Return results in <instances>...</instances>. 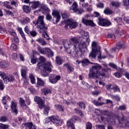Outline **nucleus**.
Masks as SVG:
<instances>
[{
  "label": "nucleus",
  "mask_w": 129,
  "mask_h": 129,
  "mask_svg": "<svg viewBox=\"0 0 129 129\" xmlns=\"http://www.w3.org/2000/svg\"><path fill=\"white\" fill-rule=\"evenodd\" d=\"M109 66L110 67H111V68H113L114 69H116V65L114 64L113 63H109Z\"/></svg>",
  "instance_id": "60"
},
{
  "label": "nucleus",
  "mask_w": 129,
  "mask_h": 129,
  "mask_svg": "<svg viewBox=\"0 0 129 129\" xmlns=\"http://www.w3.org/2000/svg\"><path fill=\"white\" fill-rule=\"evenodd\" d=\"M75 120H79V118L77 116H74L72 119L68 120L67 122V127L68 129H75V126L74 124H73V121Z\"/></svg>",
  "instance_id": "9"
},
{
  "label": "nucleus",
  "mask_w": 129,
  "mask_h": 129,
  "mask_svg": "<svg viewBox=\"0 0 129 129\" xmlns=\"http://www.w3.org/2000/svg\"><path fill=\"white\" fill-rule=\"evenodd\" d=\"M77 3H74L73 4V11L74 13H76V14H78V15H81L83 13H84V10L82 9H81L80 10L77 9Z\"/></svg>",
  "instance_id": "13"
},
{
  "label": "nucleus",
  "mask_w": 129,
  "mask_h": 129,
  "mask_svg": "<svg viewBox=\"0 0 129 129\" xmlns=\"http://www.w3.org/2000/svg\"><path fill=\"white\" fill-rule=\"evenodd\" d=\"M61 17H62V19H67L68 18V17H69V15H68L66 13H63L61 15Z\"/></svg>",
  "instance_id": "61"
},
{
  "label": "nucleus",
  "mask_w": 129,
  "mask_h": 129,
  "mask_svg": "<svg viewBox=\"0 0 129 129\" xmlns=\"http://www.w3.org/2000/svg\"><path fill=\"white\" fill-rule=\"evenodd\" d=\"M31 19L27 17H24L23 20H21V23L23 25H25V24H28V23H30V21Z\"/></svg>",
  "instance_id": "26"
},
{
  "label": "nucleus",
  "mask_w": 129,
  "mask_h": 129,
  "mask_svg": "<svg viewBox=\"0 0 129 129\" xmlns=\"http://www.w3.org/2000/svg\"><path fill=\"white\" fill-rule=\"evenodd\" d=\"M22 80L24 81V85H25V86L29 85V82H28L27 78L22 79Z\"/></svg>",
  "instance_id": "55"
},
{
  "label": "nucleus",
  "mask_w": 129,
  "mask_h": 129,
  "mask_svg": "<svg viewBox=\"0 0 129 129\" xmlns=\"http://www.w3.org/2000/svg\"><path fill=\"white\" fill-rule=\"evenodd\" d=\"M49 110H50V106H47L45 108L44 110H43L45 115H48Z\"/></svg>",
  "instance_id": "42"
},
{
  "label": "nucleus",
  "mask_w": 129,
  "mask_h": 129,
  "mask_svg": "<svg viewBox=\"0 0 129 129\" xmlns=\"http://www.w3.org/2000/svg\"><path fill=\"white\" fill-rule=\"evenodd\" d=\"M44 50L46 51L45 54H47L49 57H53L54 56V53L50 48H47V49H45Z\"/></svg>",
  "instance_id": "25"
},
{
  "label": "nucleus",
  "mask_w": 129,
  "mask_h": 129,
  "mask_svg": "<svg viewBox=\"0 0 129 129\" xmlns=\"http://www.w3.org/2000/svg\"><path fill=\"white\" fill-rule=\"evenodd\" d=\"M79 106L81 107L82 109H85V104L83 102H80L77 103Z\"/></svg>",
  "instance_id": "41"
},
{
  "label": "nucleus",
  "mask_w": 129,
  "mask_h": 129,
  "mask_svg": "<svg viewBox=\"0 0 129 129\" xmlns=\"http://www.w3.org/2000/svg\"><path fill=\"white\" fill-rule=\"evenodd\" d=\"M102 69V72H100V70ZM107 71L105 69H102V67L98 63H94L90 70L89 73V77L90 78H94L97 79L99 78V76L102 77H105V73Z\"/></svg>",
  "instance_id": "2"
},
{
  "label": "nucleus",
  "mask_w": 129,
  "mask_h": 129,
  "mask_svg": "<svg viewBox=\"0 0 129 129\" xmlns=\"http://www.w3.org/2000/svg\"><path fill=\"white\" fill-rule=\"evenodd\" d=\"M19 57L21 61H22V62H24V61H25V57H24V55H23V54H22L21 53H19Z\"/></svg>",
  "instance_id": "54"
},
{
  "label": "nucleus",
  "mask_w": 129,
  "mask_h": 129,
  "mask_svg": "<svg viewBox=\"0 0 129 129\" xmlns=\"http://www.w3.org/2000/svg\"><path fill=\"white\" fill-rule=\"evenodd\" d=\"M11 35L12 36H13L14 37H16L17 36V33H16V32H15V31H14V30L12 31H9Z\"/></svg>",
  "instance_id": "62"
},
{
  "label": "nucleus",
  "mask_w": 129,
  "mask_h": 129,
  "mask_svg": "<svg viewBox=\"0 0 129 129\" xmlns=\"http://www.w3.org/2000/svg\"><path fill=\"white\" fill-rule=\"evenodd\" d=\"M63 66L64 68L67 69L68 73L69 74H70L71 72H73V71H74V67L70 65V64L65 63Z\"/></svg>",
  "instance_id": "19"
},
{
  "label": "nucleus",
  "mask_w": 129,
  "mask_h": 129,
  "mask_svg": "<svg viewBox=\"0 0 129 129\" xmlns=\"http://www.w3.org/2000/svg\"><path fill=\"white\" fill-rule=\"evenodd\" d=\"M96 42H92V52L90 53L89 57L90 59H95L97 56L98 59H104L106 56H101V51L100 49H96L97 46Z\"/></svg>",
  "instance_id": "5"
},
{
  "label": "nucleus",
  "mask_w": 129,
  "mask_h": 129,
  "mask_svg": "<svg viewBox=\"0 0 129 129\" xmlns=\"http://www.w3.org/2000/svg\"><path fill=\"white\" fill-rule=\"evenodd\" d=\"M83 85H85V89H86V90L90 89V90H91L92 89V87H91L88 84H85V85L83 84Z\"/></svg>",
  "instance_id": "47"
},
{
  "label": "nucleus",
  "mask_w": 129,
  "mask_h": 129,
  "mask_svg": "<svg viewBox=\"0 0 129 129\" xmlns=\"http://www.w3.org/2000/svg\"><path fill=\"white\" fill-rule=\"evenodd\" d=\"M50 121H52V123L56 124V125H61L62 122L61 119L58 116H51L46 118L45 122H49Z\"/></svg>",
  "instance_id": "7"
},
{
  "label": "nucleus",
  "mask_w": 129,
  "mask_h": 129,
  "mask_svg": "<svg viewBox=\"0 0 129 129\" xmlns=\"http://www.w3.org/2000/svg\"><path fill=\"white\" fill-rule=\"evenodd\" d=\"M10 49L12 51H16V50H17V45H16V44H15L14 43L12 44V45L10 47Z\"/></svg>",
  "instance_id": "48"
},
{
  "label": "nucleus",
  "mask_w": 129,
  "mask_h": 129,
  "mask_svg": "<svg viewBox=\"0 0 129 129\" xmlns=\"http://www.w3.org/2000/svg\"><path fill=\"white\" fill-rule=\"evenodd\" d=\"M121 48H124V44L122 42H119L117 44L116 49L119 50V49H121Z\"/></svg>",
  "instance_id": "29"
},
{
  "label": "nucleus",
  "mask_w": 129,
  "mask_h": 129,
  "mask_svg": "<svg viewBox=\"0 0 129 129\" xmlns=\"http://www.w3.org/2000/svg\"><path fill=\"white\" fill-rule=\"evenodd\" d=\"M126 109V107L125 105L119 106L118 108V109H119V110H125Z\"/></svg>",
  "instance_id": "49"
},
{
  "label": "nucleus",
  "mask_w": 129,
  "mask_h": 129,
  "mask_svg": "<svg viewBox=\"0 0 129 129\" xmlns=\"http://www.w3.org/2000/svg\"><path fill=\"white\" fill-rule=\"evenodd\" d=\"M54 108L59 111H64V109L62 107V106L60 105H55Z\"/></svg>",
  "instance_id": "35"
},
{
  "label": "nucleus",
  "mask_w": 129,
  "mask_h": 129,
  "mask_svg": "<svg viewBox=\"0 0 129 129\" xmlns=\"http://www.w3.org/2000/svg\"><path fill=\"white\" fill-rule=\"evenodd\" d=\"M11 107L13 113L18 114V109H17V103L15 102H12Z\"/></svg>",
  "instance_id": "18"
},
{
  "label": "nucleus",
  "mask_w": 129,
  "mask_h": 129,
  "mask_svg": "<svg viewBox=\"0 0 129 129\" xmlns=\"http://www.w3.org/2000/svg\"><path fill=\"white\" fill-rule=\"evenodd\" d=\"M99 16H100L99 13L97 12H94V17H95V18H98Z\"/></svg>",
  "instance_id": "64"
},
{
  "label": "nucleus",
  "mask_w": 129,
  "mask_h": 129,
  "mask_svg": "<svg viewBox=\"0 0 129 129\" xmlns=\"http://www.w3.org/2000/svg\"><path fill=\"white\" fill-rule=\"evenodd\" d=\"M3 89H5V85L3 83V81L0 80V90H3Z\"/></svg>",
  "instance_id": "51"
},
{
  "label": "nucleus",
  "mask_w": 129,
  "mask_h": 129,
  "mask_svg": "<svg viewBox=\"0 0 129 129\" xmlns=\"http://www.w3.org/2000/svg\"><path fill=\"white\" fill-rule=\"evenodd\" d=\"M88 38L89 37L87 34L83 35L81 37H79V39H77L76 37L72 38L68 44L70 47L73 46L76 52L77 51L83 52V49L86 48V43L87 41L88 42Z\"/></svg>",
  "instance_id": "1"
},
{
  "label": "nucleus",
  "mask_w": 129,
  "mask_h": 129,
  "mask_svg": "<svg viewBox=\"0 0 129 129\" xmlns=\"http://www.w3.org/2000/svg\"><path fill=\"white\" fill-rule=\"evenodd\" d=\"M23 10L25 13L26 14H29L31 12V7L24 5L23 6Z\"/></svg>",
  "instance_id": "22"
},
{
  "label": "nucleus",
  "mask_w": 129,
  "mask_h": 129,
  "mask_svg": "<svg viewBox=\"0 0 129 129\" xmlns=\"http://www.w3.org/2000/svg\"><path fill=\"white\" fill-rule=\"evenodd\" d=\"M55 62L58 65H61L62 64V59L60 56H56Z\"/></svg>",
  "instance_id": "36"
},
{
  "label": "nucleus",
  "mask_w": 129,
  "mask_h": 129,
  "mask_svg": "<svg viewBox=\"0 0 129 129\" xmlns=\"http://www.w3.org/2000/svg\"><path fill=\"white\" fill-rule=\"evenodd\" d=\"M24 31L26 34H30V33H31V31H30V29H29V27L28 26L25 27Z\"/></svg>",
  "instance_id": "53"
},
{
  "label": "nucleus",
  "mask_w": 129,
  "mask_h": 129,
  "mask_svg": "<svg viewBox=\"0 0 129 129\" xmlns=\"http://www.w3.org/2000/svg\"><path fill=\"white\" fill-rule=\"evenodd\" d=\"M3 5L4 6V7H6V8H7V9H10V10H11V9H12V7H11V6H10V2L6 1V2H4L3 3Z\"/></svg>",
  "instance_id": "37"
},
{
  "label": "nucleus",
  "mask_w": 129,
  "mask_h": 129,
  "mask_svg": "<svg viewBox=\"0 0 129 129\" xmlns=\"http://www.w3.org/2000/svg\"><path fill=\"white\" fill-rule=\"evenodd\" d=\"M42 92L43 93L44 95L47 96L49 93H51V90L50 89L44 88L42 90Z\"/></svg>",
  "instance_id": "24"
},
{
  "label": "nucleus",
  "mask_w": 129,
  "mask_h": 129,
  "mask_svg": "<svg viewBox=\"0 0 129 129\" xmlns=\"http://www.w3.org/2000/svg\"><path fill=\"white\" fill-rule=\"evenodd\" d=\"M45 49H48V48H41V47L38 48L39 51L41 53V54H46V52L47 50H45Z\"/></svg>",
  "instance_id": "44"
},
{
  "label": "nucleus",
  "mask_w": 129,
  "mask_h": 129,
  "mask_svg": "<svg viewBox=\"0 0 129 129\" xmlns=\"http://www.w3.org/2000/svg\"><path fill=\"white\" fill-rule=\"evenodd\" d=\"M40 2L39 1L31 2L29 3V7L32 10H36L39 7Z\"/></svg>",
  "instance_id": "16"
},
{
  "label": "nucleus",
  "mask_w": 129,
  "mask_h": 129,
  "mask_svg": "<svg viewBox=\"0 0 129 129\" xmlns=\"http://www.w3.org/2000/svg\"><path fill=\"white\" fill-rule=\"evenodd\" d=\"M104 14H105V15H111V14H112V11L110 9L107 8L104 10Z\"/></svg>",
  "instance_id": "38"
},
{
  "label": "nucleus",
  "mask_w": 129,
  "mask_h": 129,
  "mask_svg": "<svg viewBox=\"0 0 129 129\" xmlns=\"http://www.w3.org/2000/svg\"><path fill=\"white\" fill-rule=\"evenodd\" d=\"M98 23L100 26H102L103 27H108L111 25V23L109 21L102 18H99Z\"/></svg>",
  "instance_id": "10"
},
{
  "label": "nucleus",
  "mask_w": 129,
  "mask_h": 129,
  "mask_svg": "<svg viewBox=\"0 0 129 129\" xmlns=\"http://www.w3.org/2000/svg\"><path fill=\"white\" fill-rule=\"evenodd\" d=\"M29 77L32 84H35V83H36V79H35L34 75L32 74H30Z\"/></svg>",
  "instance_id": "27"
},
{
  "label": "nucleus",
  "mask_w": 129,
  "mask_h": 129,
  "mask_svg": "<svg viewBox=\"0 0 129 129\" xmlns=\"http://www.w3.org/2000/svg\"><path fill=\"white\" fill-rule=\"evenodd\" d=\"M0 121L1 122H6L8 121V117L6 116H2L0 117Z\"/></svg>",
  "instance_id": "39"
},
{
  "label": "nucleus",
  "mask_w": 129,
  "mask_h": 129,
  "mask_svg": "<svg viewBox=\"0 0 129 129\" xmlns=\"http://www.w3.org/2000/svg\"><path fill=\"white\" fill-rule=\"evenodd\" d=\"M7 100H11V98L9 97V96H5L3 97L2 103L5 105H6V104H7Z\"/></svg>",
  "instance_id": "28"
},
{
  "label": "nucleus",
  "mask_w": 129,
  "mask_h": 129,
  "mask_svg": "<svg viewBox=\"0 0 129 129\" xmlns=\"http://www.w3.org/2000/svg\"><path fill=\"white\" fill-rule=\"evenodd\" d=\"M110 5H111L112 7H115V8H118L120 6L119 3L118 2H111L110 3Z\"/></svg>",
  "instance_id": "34"
},
{
  "label": "nucleus",
  "mask_w": 129,
  "mask_h": 129,
  "mask_svg": "<svg viewBox=\"0 0 129 129\" xmlns=\"http://www.w3.org/2000/svg\"><path fill=\"white\" fill-rule=\"evenodd\" d=\"M66 25L64 26L66 30H69V29H75L78 25L77 22H75L72 19H67L65 21Z\"/></svg>",
  "instance_id": "8"
},
{
  "label": "nucleus",
  "mask_w": 129,
  "mask_h": 129,
  "mask_svg": "<svg viewBox=\"0 0 129 129\" xmlns=\"http://www.w3.org/2000/svg\"><path fill=\"white\" fill-rule=\"evenodd\" d=\"M61 79V76H55L54 75H50L49 76V81L50 83L52 84H55L58 82V80Z\"/></svg>",
  "instance_id": "11"
},
{
  "label": "nucleus",
  "mask_w": 129,
  "mask_h": 129,
  "mask_svg": "<svg viewBox=\"0 0 129 129\" xmlns=\"http://www.w3.org/2000/svg\"><path fill=\"white\" fill-rule=\"evenodd\" d=\"M97 129H105V127L103 125H96Z\"/></svg>",
  "instance_id": "56"
},
{
  "label": "nucleus",
  "mask_w": 129,
  "mask_h": 129,
  "mask_svg": "<svg viewBox=\"0 0 129 129\" xmlns=\"http://www.w3.org/2000/svg\"><path fill=\"white\" fill-rule=\"evenodd\" d=\"M93 102L94 104H95V105H96L97 106H99L100 105H103V104H104V103L103 102L99 103L98 102L95 100H94Z\"/></svg>",
  "instance_id": "45"
},
{
  "label": "nucleus",
  "mask_w": 129,
  "mask_h": 129,
  "mask_svg": "<svg viewBox=\"0 0 129 129\" xmlns=\"http://www.w3.org/2000/svg\"><path fill=\"white\" fill-rule=\"evenodd\" d=\"M122 3L125 7H129V0H123Z\"/></svg>",
  "instance_id": "50"
},
{
  "label": "nucleus",
  "mask_w": 129,
  "mask_h": 129,
  "mask_svg": "<svg viewBox=\"0 0 129 129\" xmlns=\"http://www.w3.org/2000/svg\"><path fill=\"white\" fill-rule=\"evenodd\" d=\"M82 22L86 26H93V21L92 20H89L83 18L82 19Z\"/></svg>",
  "instance_id": "20"
},
{
  "label": "nucleus",
  "mask_w": 129,
  "mask_h": 129,
  "mask_svg": "<svg viewBox=\"0 0 129 129\" xmlns=\"http://www.w3.org/2000/svg\"><path fill=\"white\" fill-rule=\"evenodd\" d=\"M81 63L83 66H87L89 64V60L87 58L84 59L81 61Z\"/></svg>",
  "instance_id": "30"
},
{
  "label": "nucleus",
  "mask_w": 129,
  "mask_h": 129,
  "mask_svg": "<svg viewBox=\"0 0 129 129\" xmlns=\"http://www.w3.org/2000/svg\"><path fill=\"white\" fill-rule=\"evenodd\" d=\"M101 120L102 121H104V122H111L112 124H116L115 121L113 119V118H111L109 120L106 118L105 115L101 116H100Z\"/></svg>",
  "instance_id": "15"
},
{
  "label": "nucleus",
  "mask_w": 129,
  "mask_h": 129,
  "mask_svg": "<svg viewBox=\"0 0 129 129\" xmlns=\"http://www.w3.org/2000/svg\"><path fill=\"white\" fill-rule=\"evenodd\" d=\"M106 88L107 90H114V91L118 92L119 91V88L116 85H107Z\"/></svg>",
  "instance_id": "14"
},
{
  "label": "nucleus",
  "mask_w": 129,
  "mask_h": 129,
  "mask_svg": "<svg viewBox=\"0 0 129 129\" xmlns=\"http://www.w3.org/2000/svg\"><path fill=\"white\" fill-rule=\"evenodd\" d=\"M34 101L37 102V103L38 104L39 108H43V107H45V104L44 103V101L41 98L38 96H36L34 98Z\"/></svg>",
  "instance_id": "12"
},
{
  "label": "nucleus",
  "mask_w": 129,
  "mask_h": 129,
  "mask_svg": "<svg viewBox=\"0 0 129 129\" xmlns=\"http://www.w3.org/2000/svg\"><path fill=\"white\" fill-rule=\"evenodd\" d=\"M0 66L2 68H8L9 67V63L6 61L0 62Z\"/></svg>",
  "instance_id": "32"
},
{
  "label": "nucleus",
  "mask_w": 129,
  "mask_h": 129,
  "mask_svg": "<svg viewBox=\"0 0 129 129\" xmlns=\"http://www.w3.org/2000/svg\"><path fill=\"white\" fill-rule=\"evenodd\" d=\"M108 38H110V39H115V36H114V34L112 33H109L108 34Z\"/></svg>",
  "instance_id": "58"
},
{
  "label": "nucleus",
  "mask_w": 129,
  "mask_h": 129,
  "mask_svg": "<svg viewBox=\"0 0 129 129\" xmlns=\"http://www.w3.org/2000/svg\"><path fill=\"white\" fill-rule=\"evenodd\" d=\"M18 58V55H17V53H13L12 54V59L14 60H17Z\"/></svg>",
  "instance_id": "63"
},
{
  "label": "nucleus",
  "mask_w": 129,
  "mask_h": 129,
  "mask_svg": "<svg viewBox=\"0 0 129 129\" xmlns=\"http://www.w3.org/2000/svg\"><path fill=\"white\" fill-rule=\"evenodd\" d=\"M115 118L118 120V126L120 127H129V121L126 120L123 116H116Z\"/></svg>",
  "instance_id": "6"
},
{
  "label": "nucleus",
  "mask_w": 129,
  "mask_h": 129,
  "mask_svg": "<svg viewBox=\"0 0 129 129\" xmlns=\"http://www.w3.org/2000/svg\"><path fill=\"white\" fill-rule=\"evenodd\" d=\"M36 41L39 43V44H41L42 46H45V45H47V43L44 39H42V38H39L36 39Z\"/></svg>",
  "instance_id": "23"
},
{
  "label": "nucleus",
  "mask_w": 129,
  "mask_h": 129,
  "mask_svg": "<svg viewBox=\"0 0 129 129\" xmlns=\"http://www.w3.org/2000/svg\"><path fill=\"white\" fill-rule=\"evenodd\" d=\"M22 126L28 129H37L36 125H34L32 122L23 123Z\"/></svg>",
  "instance_id": "17"
},
{
  "label": "nucleus",
  "mask_w": 129,
  "mask_h": 129,
  "mask_svg": "<svg viewBox=\"0 0 129 129\" xmlns=\"http://www.w3.org/2000/svg\"><path fill=\"white\" fill-rule=\"evenodd\" d=\"M75 110L77 113H78L79 115H80V116H81L82 117L83 116V113H82V112L80 111L79 110H77V109H75Z\"/></svg>",
  "instance_id": "57"
},
{
  "label": "nucleus",
  "mask_w": 129,
  "mask_h": 129,
  "mask_svg": "<svg viewBox=\"0 0 129 129\" xmlns=\"http://www.w3.org/2000/svg\"><path fill=\"white\" fill-rule=\"evenodd\" d=\"M39 62L37 64V68H38V67H43V70L41 72V75L44 76V77H47V76L49 75V72H52L53 66L50 62L45 63L46 59L43 56L39 57Z\"/></svg>",
  "instance_id": "3"
},
{
  "label": "nucleus",
  "mask_w": 129,
  "mask_h": 129,
  "mask_svg": "<svg viewBox=\"0 0 129 129\" xmlns=\"http://www.w3.org/2000/svg\"><path fill=\"white\" fill-rule=\"evenodd\" d=\"M8 80L10 82H12L15 80V78H14V77L12 76H8Z\"/></svg>",
  "instance_id": "52"
},
{
  "label": "nucleus",
  "mask_w": 129,
  "mask_h": 129,
  "mask_svg": "<svg viewBox=\"0 0 129 129\" xmlns=\"http://www.w3.org/2000/svg\"><path fill=\"white\" fill-rule=\"evenodd\" d=\"M30 34L32 36V37H36V36H37V32L35 31H31Z\"/></svg>",
  "instance_id": "59"
},
{
  "label": "nucleus",
  "mask_w": 129,
  "mask_h": 129,
  "mask_svg": "<svg viewBox=\"0 0 129 129\" xmlns=\"http://www.w3.org/2000/svg\"><path fill=\"white\" fill-rule=\"evenodd\" d=\"M44 17L43 16L38 17L37 21L35 24V26H36L40 33L45 34L43 35V37L46 38V36H45L48 37V34L46 33L47 28L46 27V25L44 22Z\"/></svg>",
  "instance_id": "4"
},
{
  "label": "nucleus",
  "mask_w": 129,
  "mask_h": 129,
  "mask_svg": "<svg viewBox=\"0 0 129 129\" xmlns=\"http://www.w3.org/2000/svg\"><path fill=\"white\" fill-rule=\"evenodd\" d=\"M9 126L8 124H5L4 123H0V128L8 129Z\"/></svg>",
  "instance_id": "43"
},
{
  "label": "nucleus",
  "mask_w": 129,
  "mask_h": 129,
  "mask_svg": "<svg viewBox=\"0 0 129 129\" xmlns=\"http://www.w3.org/2000/svg\"><path fill=\"white\" fill-rule=\"evenodd\" d=\"M19 102L20 103L21 106L22 107H24V106H26V103L25 102V100L22 98H20Z\"/></svg>",
  "instance_id": "40"
},
{
  "label": "nucleus",
  "mask_w": 129,
  "mask_h": 129,
  "mask_svg": "<svg viewBox=\"0 0 129 129\" xmlns=\"http://www.w3.org/2000/svg\"><path fill=\"white\" fill-rule=\"evenodd\" d=\"M37 85L39 86H44L45 82L40 78H37Z\"/></svg>",
  "instance_id": "33"
},
{
  "label": "nucleus",
  "mask_w": 129,
  "mask_h": 129,
  "mask_svg": "<svg viewBox=\"0 0 129 129\" xmlns=\"http://www.w3.org/2000/svg\"><path fill=\"white\" fill-rule=\"evenodd\" d=\"M52 15L53 17L55 18L56 19V23H58L59 21H60L61 17H60V15H59V12L57 11H53Z\"/></svg>",
  "instance_id": "21"
},
{
  "label": "nucleus",
  "mask_w": 129,
  "mask_h": 129,
  "mask_svg": "<svg viewBox=\"0 0 129 129\" xmlns=\"http://www.w3.org/2000/svg\"><path fill=\"white\" fill-rule=\"evenodd\" d=\"M86 129H92V124L91 123L88 122L86 124Z\"/></svg>",
  "instance_id": "46"
},
{
  "label": "nucleus",
  "mask_w": 129,
  "mask_h": 129,
  "mask_svg": "<svg viewBox=\"0 0 129 129\" xmlns=\"http://www.w3.org/2000/svg\"><path fill=\"white\" fill-rule=\"evenodd\" d=\"M21 76L23 78L22 79L27 78V71L22 69L21 71Z\"/></svg>",
  "instance_id": "31"
}]
</instances>
